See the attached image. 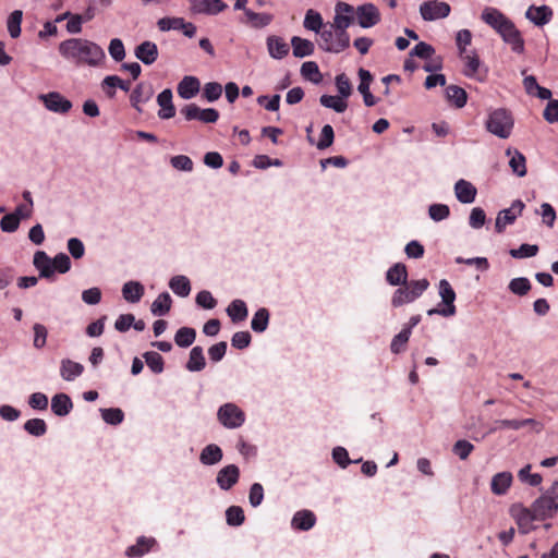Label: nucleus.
<instances>
[{"mask_svg": "<svg viewBox=\"0 0 558 558\" xmlns=\"http://www.w3.org/2000/svg\"><path fill=\"white\" fill-rule=\"evenodd\" d=\"M60 56L76 66H100L106 60L105 50L95 41L85 38H69L58 46Z\"/></svg>", "mask_w": 558, "mask_h": 558, "instance_id": "obj_1", "label": "nucleus"}, {"mask_svg": "<svg viewBox=\"0 0 558 558\" xmlns=\"http://www.w3.org/2000/svg\"><path fill=\"white\" fill-rule=\"evenodd\" d=\"M513 126V117L511 112L505 108L490 110L485 121L487 132L501 140H507L511 136Z\"/></svg>", "mask_w": 558, "mask_h": 558, "instance_id": "obj_2", "label": "nucleus"}, {"mask_svg": "<svg viewBox=\"0 0 558 558\" xmlns=\"http://www.w3.org/2000/svg\"><path fill=\"white\" fill-rule=\"evenodd\" d=\"M428 287L429 281L425 278L408 281L395 290L391 296V306L398 308L404 304L413 303L428 289Z\"/></svg>", "mask_w": 558, "mask_h": 558, "instance_id": "obj_3", "label": "nucleus"}, {"mask_svg": "<svg viewBox=\"0 0 558 558\" xmlns=\"http://www.w3.org/2000/svg\"><path fill=\"white\" fill-rule=\"evenodd\" d=\"M218 422L228 429L240 428L246 420L244 411L233 402H227L217 411Z\"/></svg>", "mask_w": 558, "mask_h": 558, "instance_id": "obj_4", "label": "nucleus"}, {"mask_svg": "<svg viewBox=\"0 0 558 558\" xmlns=\"http://www.w3.org/2000/svg\"><path fill=\"white\" fill-rule=\"evenodd\" d=\"M439 296L445 307L430 308L427 311L428 316L440 315L444 317H450L456 315L457 308L454 305L456 292L447 279H441L438 284Z\"/></svg>", "mask_w": 558, "mask_h": 558, "instance_id": "obj_5", "label": "nucleus"}, {"mask_svg": "<svg viewBox=\"0 0 558 558\" xmlns=\"http://www.w3.org/2000/svg\"><path fill=\"white\" fill-rule=\"evenodd\" d=\"M318 46L326 52L340 53L350 46V39H341L340 34L326 24L319 33Z\"/></svg>", "mask_w": 558, "mask_h": 558, "instance_id": "obj_6", "label": "nucleus"}, {"mask_svg": "<svg viewBox=\"0 0 558 558\" xmlns=\"http://www.w3.org/2000/svg\"><path fill=\"white\" fill-rule=\"evenodd\" d=\"M509 513L514 519L522 534L532 531L535 527L534 522L538 521L534 515L533 507L527 508L520 502L513 504L509 509Z\"/></svg>", "mask_w": 558, "mask_h": 558, "instance_id": "obj_7", "label": "nucleus"}, {"mask_svg": "<svg viewBox=\"0 0 558 558\" xmlns=\"http://www.w3.org/2000/svg\"><path fill=\"white\" fill-rule=\"evenodd\" d=\"M180 112L186 121L197 120L203 123H216L219 119V111L217 109H202L196 104L185 105Z\"/></svg>", "mask_w": 558, "mask_h": 558, "instance_id": "obj_8", "label": "nucleus"}, {"mask_svg": "<svg viewBox=\"0 0 558 558\" xmlns=\"http://www.w3.org/2000/svg\"><path fill=\"white\" fill-rule=\"evenodd\" d=\"M497 33L506 44L511 46L513 52L522 53L524 51V40L522 35L510 19L504 23Z\"/></svg>", "mask_w": 558, "mask_h": 558, "instance_id": "obj_9", "label": "nucleus"}, {"mask_svg": "<svg viewBox=\"0 0 558 558\" xmlns=\"http://www.w3.org/2000/svg\"><path fill=\"white\" fill-rule=\"evenodd\" d=\"M39 100L51 112L65 114L72 109V102L58 92L39 95Z\"/></svg>", "mask_w": 558, "mask_h": 558, "instance_id": "obj_10", "label": "nucleus"}, {"mask_svg": "<svg viewBox=\"0 0 558 558\" xmlns=\"http://www.w3.org/2000/svg\"><path fill=\"white\" fill-rule=\"evenodd\" d=\"M523 427H531L536 433H539L543 429L542 423L537 422L534 418H523V420H496L494 425L488 429L487 434H494L499 429L510 428L513 430L521 429Z\"/></svg>", "mask_w": 558, "mask_h": 558, "instance_id": "obj_11", "label": "nucleus"}, {"mask_svg": "<svg viewBox=\"0 0 558 558\" xmlns=\"http://www.w3.org/2000/svg\"><path fill=\"white\" fill-rule=\"evenodd\" d=\"M450 11L451 8L447 2L425 1L420 5V13L424 21L445 19Z\"/></svg>", "mask_w": 558, "mask_h": 558, "instance_id": "obj_12", "label": "nucleus"}, {"mask_svg": "<svg viewBox=\"0 0 558 558\" xmlns=\"http://www.w3.org/2000/svg\"><path fill=\"white\" fill-rule=\"evenodd\" d=\"M523 209L524 203L520 199H515L510 208L499 211L495 222L496 231L499 233L502 232L507 225L514 222L517 215H520Z\"/></svg>", "mask_w": 558, "mask_h": 558, "instance_id": "obj_13", "label": "nucleus"}, {"mask_svg": "<svg viewBox=\"0 0 558 558\" xmlns=\"http://www.w3.org/2000/svg\"><path fill=\"white\" fill-rule=\"evenodd\" d=\"M534 515L538 521L553 518L558 511V502L556 504L544 494L532 502Z\"/></svg>", "mask_w": 558, "mask_h": 558, "instance_id": "obj_14", "label": "nucleus"}, {"mask_svg": "<svg viewBox=\"0 0 558 558\" xmlns=\"http://www.w3.org/2000/svg\"><path fill=\"white\" fill-rule=\"evenodd\" d=\"M240 478V469L235 464H228L220 469L216 476V483L222 490L231 489Z\"/></svg>", "mask_w": 558, "mask_h": 558, "instance_id": "obj_15", "label": "nucleus"}, {"mask_svg": "<svg viewBox=\"0 0 558 558\" xmlns=\"http://www.w3.org/2000/svg\"><path fill=\"white\" fill-rule=\"evenodd\" d=\"M356 15L359 25L363 28L373 27L380 21L379 11L373 3L359 5Z\"/></svg>", "mask_w": 558, "mask_h": 558, "instance_id": "obj_16", "label": "nucleus"}, {"mask_svg": "<svg viewBox=\"0 0 558 558\" xmlns=\"http://www.w3.org/2000/svg\"><path fill=\"white\" fill-rule=\"evenodd\" d=\"M154 95L153 85L149 83L141 82L132 90L130 95L131 106L137 111L142 112L141 104L147 102Z\"/></svg>", "mask_w": 558, "mask_h": 558, "instance_id": "obj_17", "label": "nucleus"}, {"mask_svg": "<svg viewBox=\"0 0 558 558\" xmlns=\"http://www.w3.org/2000/svg\"><path fill=\"white\" fill-rule=\"evenodd\" d=\"M191 5L195 13L209 15L218 14L227 8L222 0H191Z\"/></svg>", "mask_w": 558, "mask_h": 558, "instance_id": "obj_18", "label": "nucleus"}, {"mask_svg": "<svg viewBox=\"0 0 558 558\" xmlns=\"http://www.w3.org/2000/svg\"><path fill=\"white\" fill-rule=\"evenodd\" d=\"M525 17L536 26H543L550 22L553 10L548 5H531L525 12Z\"/></svg>", "mask_w": 558, "mask_h": 558, "instance_id": "obj_19", "label": "nucleus"}, {"mask_svg": "<svg viewBox=\"0 0 558 558\" xmlns=\"http://www.w3.org/2000/svg\"><path fill=\"white\" fill-rule=\"evenodd\" d=\"M134 54L145 65H150L158 59L159 52L155 43L145 40L135 48Z\"/></svg>", "mask_w": 558, "mask_h": 558, "instance_id": "obj_20", "label": "nucleus"}, {"mask_svg": "<svg viewBox=\"0 0 558 558\" xmlns=\"http://www.w3.org/2000/svg\"><path fill=\"white\" fill-rule=\"evenodd\" d=\"M267 50L272 59L281 60L289 54L290 47L283 38L270 35L266 39Z\"/></svg>", "mask_w": 558, "mask_h": 558, "instance_id": "obj_21", "label": "nucleus"}, {"mask_svg": "<svg viewBox=\"0 0 558 558\" xmlns=\"http://www.w3.org/2000/svg\"><path fill=\"white\" fill-rule=\"evenodd\" d=\"M34 267L39 271V277L44 279H52L54 269L52 268L51 257L44 251H37L33 258Z\"/></svg>", "mask_w": 558, "mask_h": 558, "instance_id": "obj_22", "label": "nucleus"}, {"mask_svg": "<svg viewBox=\"0 0 558 558\" xmlns=\"http://www.w3.org/2000/svg\"><path fill=\"white\" fill-rule=\"evenodd\" d=\"M454 194L460 203L472 204L475 201L477 191L471 182L460 179L454 184Z\"/></svg>", "mask_w": 558, "mask_h": 558, "instance_id": "obj_23", "label": "nucleus"}, {"mask_svg": "<svg viewBox=\"0 0 558 558\" xmlns=\"http://www.w3.org/2000/svg\"><path fill=\"white\" fill-rule=\"evenodd\" d=\"M155 545L156 539L154 537L140 536L134 545L126 548L125 556L129 558H141L149 553Z\"/></svg>", "mask_w": 558, "mask_h": 558, "instance_id": "obj_24", "label": "nucleus"}, {"mask_svg": "<svg viewBox=\"0 0 558 558\" xmlns=\"http://www.w3.org/2000/svg\"><path fill=\"white\" fill-rule=\"evenodd\" d=\"M201 83L196 76H184L178 84L177 90L182 99H191L199 92Z\"/></svg>", "mask_w": 558, "mask_h": 558, "instance_id": "obj_25", "label": "nucleus"}, {"mask_svg": "<svg viewBox=\"0 0 558 558\" xmlns=\"http://www.w3.org/2000/svg\"><path fill=\"white\" fill-rule=\"evenodd\" d=\"M157 104L160 106L158 117L162 120H168L174 117L175 108L172 102V90L170 88L163 89L157 96Z\"/></svg>", "mask_w": 558, "mask_h": 558, "instance_id": "obj_26", "label": "nucleus"}, {"mask_svg": "<svg viewBox=\"0 0 558 558\" xmlns=\"http://www.w3.org/2000/svg\"><path fill=\"white\" fill-rule=\"evenodd\" d=\"M222 458V449L216 444L205 446L199 453V462L206 466L218 464Z\"/></svg>", "mask_w": 558, "mask_h": 558, "instance_id": "obj_27", "label": "nucleus"}, {"mask_svg": "<svg viewBox=\"0 0 558 558\" xmlns=\"http://www.w3.org/2000/svg\"><path fill=\"white\" fill-rule=\"evenodd\" d=\"M386 281L390 286L400 287L408 282V269L407 266L402 263L393 264L386 271Z\"/></svg>", "mask_w": 558, "mask_h": 558, "instance_id": "obj_28", "label": "nucleus"}, {"mask_svg": "<svg viewBox=\"0 0 558 558\" xmlns=\"http://www.w3.org/2000/svg\"><path fill=\"white\" fill-rule=\"evenodd\" d=\"M316 523V517L311 510L296 511L291 520V526L294 530L308 531Z\"/></svg>", "mask_w": 558, "mask_h": 558, "instance_id": "obj_29", "label": "nucleus"}, {"mask_svg": "<svg viewBox=\"0 0 558 558\" xmlns=\"http://www.w3.org/2000/svg\"><path fill=\"white\" fill-rule=\"evenodd\" d=\"M513 476L510 472H499L495 474L490 482V489L497 496L505 495L511 486Z\"/></svg>", "mask_w": 558, "mask_h": 558, "instance_id": "obj_30", "label": "nucleus"}, {"mask_svg": "<svg viewBox=\"0 0 558 558\" xmlns=\"http://www.w3.org/2000/svg\"><path fill=\"white\" fill-rule=\"evenodd\" d=\"M73 409L71 398L63 392L56 393L51 399V411L57 416H65Z\"/></svg>", "mask_w": 558, "mask_h": 558, "instance_id": "obj_31", "label": "nucleus"}, {"mask_svg": "<svg viewBox=\"0 0 558 558\" xmlns=\"http://www.w3.org/2000/svg\"><path fill=\"white\" fill-rule=\"evenodd\" d=\"M145 293V288L140 281L130 280L122 287V296L129 303H137Z\"/></svg>", "mask_w": 558, "mask_h": 558, "instance_id": "obj_32", "label": "nucleus"}, {"mask_svg": "<svg viewBox=\"0 0 558 558\" xmlns=\"http://www.w3.org/2000/svg\"><path fill=\"white\" fill-rule=\"evenodd\" d=\"M506 155L510 156L509 167L512 172L520 178L524 177L526 174V159L524 155L518 149L512 150L511 148L506 150Z\"/></svg>", "mask_w": 558, "mask_h": 558, "instance_id": "obj_33", "label": "nucleus"}, {"mask_svg": "<svg viewBox=\"0 0 558 558\" xmlns=\"http://www.w3.org/2000/svg\"><path fill=\"white\" fill-rule=\"evenodd\" d=\"M481 19L496 32L508 21V17L496 8L484 9Z\"/></svg>", "mask_w": 558, "mask_h": 558, "instance_id": "obj_34", "label": "nucleus"}, {"mask_svg": "<svg viewBox=\"0 0 558 558\" xmlns=\"http://www.w3.org/2000/svg\"><path fill=\"white\" fill-rule=\"evenodd\" d=\"M84 372V366L81 363L74 362L70 359H63L60 366V375L66 381H72L81 376Z\"/></svg>", "mask_w": 558, "mask_h": 558, "instance_id": "obj_35", "label": "nucleus"}, {"mask_svg": "<svg viewBox=\"0 0 558 558\" xmlns=\"http://www.w3.org/2000/svg\"><path fill=\"white\" fill-rule=\"evenodd\" d=\"M291 46L293 49V56L295 58H305L312 56L315 50L314 44L305 38L293 36L291 38Z\"/></svg>", "mask_w": 558, "mask_h": 558, "instance_id": "obj_36", "label": "nucleus"}, {"mask_svg": "<svg viewBox=\"0 0 558 558\" xmlns=\"http://www.w3.org/2000/svg\"><path fill=\"white\" fill-rule=\"evenodd\" d=\"M101 86L105 89L106 95L109 98H113L114 97V95H116L114 88L117 86H120V89H122L124 92H129L130 90V82L123 81L118 75H108V76H106L102 80V82H101Z\"/></svg>", "mask_w": 558, "mask_h": 558, "instance_id": "obj_37", "label": "nucleus"}, {"mask_svg": "<svg viewBox=\"0 0 558 558\" xmlns=\"http://www.w3.org/2000/svg\"><path fill=\"white\" fill-rule=\"evenodd\" d=\"M227 314L233 323L243 322L248 315L247 306L243 300L235 299L227 307Z\"/></svg>", "mask_w": 558, "mask_h": 558, "instance_id": "obj_38", "label": "nucleus"}, {"mask_svg": "<svg viewBox=\"0 0 558 558\" xmlns=\"http://www.w3.org/2000/svg\"><path fill=\"white\" fill-rule=\"evenodd\" d=\"M169 288L180 298H186L191 293L190 279L183 275L173 276L169 281Z\"/></svg>", "mask_w": 558, "mask_h": 558, "instance_id": "obj_39", "label": "nucleus"}, {"mask_svg": "<svg viewBox=\"0 0 558 558\" xmlns=\"http://www.w3.org/2000/svg\"><path fill=\"white\" fill-rule=\"evenodd\" d=\"M205 366L206 361L203 348L199 345L192 348L190 351L189 361L185 365L186 369L190 372H201L205 368Z\"/></svg>", "mask_w": 558, "mask_h": 558, "instance_id": "obj_40", "label": "nucleus"}, {"mask_svg": "<svg viewBox=\"0 0 558 558\" xmlns=\"http://www.w3.org/2000/svg\"><path fill=\"white\" fill-rule=\"evenodd\" d=\"M172 304V299L168 292H161L157 299L151 303L150 312L155 316H163L169 313Z\"/></svg>", "mask_w": 558, "mask_h": 558, "instance_id": "obj_41", "label": "nucleus"}, {"mask_svg": "<svg viewBox=\"0 0 558 558\" xmlns=\"http://www.w3.org/2000/svg\"><path fill=\"white\" fill-rule=\"evenodd\" d=\"M353 16L344 14H335L332 23H327L340 34L341 39H350L348 27L352 24Z\"/></svg>", "mask_w": 558, "mask_h": 558, "instance_id": "obj_42", "label": "nucleus"}, {"mask_svg": "<svg viewBox=\"0 0 558 558\" xmlns=\"http://www.w3.org/2000/svg\"><path fill=\"white\" fill-rule=\"evenodd\" d=\"M325 25L326 24H324L323 17L319 12H317L313 9H310L306 11L304 22H303V26L306 29L312 31V32L316 33L317 35H319V33L322 32V29L324 28Z\"/></svg>", "mask_w": 558, "mask_h": 558, "instance_id": "obj_43", "label": "nucleus"}, {"mask_svg": "<svg viewBox=\"0 0 558 558\" xmlns=\"http://www.w3.org/2000/svg\"><path fill=\"white\" fill-rule=\"evenodd\" d=\"M269 311L266 307L258 308L251 320V328L254 332H264L269 324Z\"/></svg>", "mask_w": 558, "mask_h": 558, "instance_id": "obj_44", "label": "nucleus"}, {"mask_svg": "<svg viewBox=\"0 0 558 558\" xmlns=\"http://www.w3.org/2000/svg\"><path fill=\"white\" fill-rule=\"evenodd\" d=\"M446 96L457 108H463L466 105V92L457 85H449L446 88Z\"/></svg>", "mask_w": 558, "mask_h": 558, "instance_id": "obj_45", "label": "nucleus"}, {"mask_svg": "<svg viewBox=\"0 0 558 558\" xmlns=\"http://www.w3.org/2000/svg\"><path fill=\"white\" fill-rule=\"evenodd\" d=\"M196 331L192 327H181L174 335V342L180 348H187L193 344Z\"/></svg>", "mask_w": 558, "mask_h": 558, "instance_id": "obj_46", "label": "nucleus"}, {"mask_svg": "<svg viewBox=\"0 0 558 558\" xmlns=\"http://www.w3.org/2000/svg\"><path fill=\"white\" fill-rule=\"evenodd\" d=\"M319 102L323 107L332 109L337 113H342L348 108L347 101L340 96L322 95L319 98Z\"/></svg>", "mask_w": 558, "mask_h": 558, "instance_id": "obj_47", "label": "nucleus"}, {"mask_svg": "<svg viewBox=\"0 0 558 558\" xmlns=\"http://www.w3.org/2000/svg\"><path fill=\"white\" fill-rule=\"evenodd\" d=\"M245 16L251 26L254 28L266 27L271 23L274 19V16L269 13H256L252 10H245Z\"/></svg>", "mask_w": 558, "mask_h": 558, "instance_id": "obj_48", "label": "nucleus"}, {"mask_svg": "<svg viewBox=\"0 0 558 558\" xmlns=\"http://www.w3.org/2000/svg\"><path fill=\"white\" fill-rule=\"evenodd\" d=\"M301 75L311 81L314 84H319L323 80V75L319 72V68L314 61H306L301 66Z\"/></svg>", "mask_w": 558, "mask_h": 558, "instance_id": "obj_49", "label": "nucleus"}, {"mask_svg": "<svg viewBox=\"0 0 558 558\" xmlns=\"http://www.w3.org/2000/svg\"><path fill=\"white\" fill-rule=\"evenodd\" d=\"M143 357L149 367V369L155 374H161L165 369L163 357L156 351H147L143 354Z\"/></svg>", "mask_w": 558, "mask_h": 558, "instance_id": "obj_50", "label": "nucleus"}, {"mask_svg": "<svg viewBox=\"0 0 558 558\" xmlns=\"http://www.w3.org/2000/svg\"><path fill=\"white\" fill-rule=\"evenodd\" d=\"M411 337V331L409 328H402V330L397 333L390 343V350L395 354H399L405 350V345Z\"/></svg>", "mask_w": 558, "mask_h": 558, "instance_id": "obj_51", "label": "nucleus"}, {"mask_svg": "<svg viewBox=\"0 0 558 558\" xmlns=\"http://www.w3.org/2000/svg\"><path fill=\"white\" fill-rule=\"evenodd\" d=\"M47 424L43 418H31L24 423V429L32 436L40 437L47 433Z\"/></svg>", "mask_w": 558, "mask_h": 558, "instance_id": "obj_52", "label": "nucleus"}, {"mask_svg": "<svg viewBox=\"0 0 558 558\" xmlns=\"http://www.w3.org/2000/svg\"><path fill=\"white\" fill-rule=\"evenodd\" d=\"M102 420L109 425H119L124 420V413L120 408L100 409Z\"/></svg>", "mask_w": 558, "mask_h": 558, "instance_id": "obj_53", "label": "nucleus"}, {"mask_svg": "<svg viewBox=\"0 0 558 558\" xmlns=\"http://www.w3.org/2000/svg\"><path fill=\"white\" fill-rule=\"evenodd\" d=\"M428 216L435 222L446 220L450 216V208L446 204L435 203L428 207Z\"/></svg>", "mask_w": 558, "mask_h": 558, "instance_id": "obj_54", "label": "nucleus"}, {"mask_svg": "<svg viewBox=\"0 0 558 558\" xmlns=\"http://www.w3.org/2000/svg\"><path fill=\"white\" fill-rule=\"evenodd\" d=\"M508 289L515 295L523 296L531 290V282L525 277L513 278L509 284Z\"/></svg>", "mask_w": 558, "mask_h": 558, "instance_id": "obj_55", "label": "nucleus"}, {"mask_svg": "<svg viewBox=\"0 0 558 558\" xmlns=\"http://www.w3.org/2000/svg\"><path fill=\"white\" fill-rule=\"evenodd\" d=\"M531 464H526L523 466L519 473L518 477L521 482L529 484L530 486L537 487L541 485L543 477L538 473H531Z\"/></svg>", "mask_w": 558, "mask_h": 558, "instance_id": "obj_56", "label": "nucleus"}, {"mask_svg": "<svg viewBox=\"0 0 558 558\" xmlns=\"http://www.w3.org/2000/svg\"><path fill=\"white\" fill-rule=\"evenodd\" d=\"M227 523L231 526H240L245 520L244 511L239 506H230L226 510Z\"/></svg>", "mask_w": 558, "mask_h": 558, "instance_id": "obj_57", "label": "nucleus"}, {"mask_svg": "<svg viewBox=\"0 0 558 558\" xmlns=\"http://www.w3.org/2000/svg\"><path fill=\"white\" fill-rule=\"evenodd\" d=\"M184 19L182 17H162L157 22V26L161 32L181 31L184 27Z\"/></svg>", "mask_w": 558, "mask_h": 558, "instance_id": "obj_58", "label": "nucleus"}, {"mask_svg": "<svg viewBox=\"0 0 558 558\" xmlns=\"http://www.w3.org/2000/svg\"><path fill=\"white\" fill-rule=\"evenodd\" d=\"M23 12L21 10L13 11L8 19V32L12 38L21 35V22Z\"/></svg>", "mask_w": 558, "mask_h": 558, "instance_id": "obj_59", "label": "nucleus"}, {"mask_svg": "<svg viewBox=\"0 0 558 558\" xmlns=\"http://www.w3.org/2000/svg\"><path fill=\"white\" fill-rule=\"evenodd\" d=\"M335 140V132L330 124H325L320 131V136L316 143V147L319 150H324L330 147Z\"/></svg>", "mask_w": 558, "mask_h": 558, "instance_id": "obj_60", "label": "nucleus"}, {"mask_svg": "<svg viewBox=\"0 0 558 558\" xmlns=\"http://www.w3.org/2000/svg\"><path fill=\"white\" fill-rule=\"evenodd\" d=\"M222 95V86L217 82L206 83L203 87V97L208 102L218 100Z\"/></svg>", "mask_w": 558, "mask_h": 558, "instance_id": "obj_61", "label": "nucleus"}, {"mask_svg": "<svg viewBox=\"0 0 558 558\" xmlns=\"http://www.w3.org/2000/svg\"><path fill=\"white\" fill-rule=\"evenodd\" d=\"M338 94L344 100L352 94V85L349 77L344 73H340L335 78Z\"/></svg>", "mask_w": 558, "mask_h": 558, "instance_id": "obj_62", "label": "nucleus"}, {"mask_svg": "<svg viewBox=\"0 0 558 558\" xmlns=\"http://www.w3.org/2000/svg\"><path fill=\"white\" fill-rule=\"evenodd\" d=\"M538 253V246L535 244H521L518 248L510 250L509 254L513 258H529Z\"/></svg>", "mask_w": 558, "mask_h": 558, "instance_id": "obj_63", "label": "nucleus"}, {"mask_svg": "<svg viewBox=\"0 0 558 558\" xmlns=\"http://www.w3.org/2000/svg\"><path fill=\"white\" fill-rule=\"evenodd\" d=\"M52 268L54 272L65 274L71 269V259L65 253H58L51 258Z\"/></svg>", "mask_w": 558, "mask_h": 558, "instance_id": "obj_64", "label": "nucleus"}]
</instances>
